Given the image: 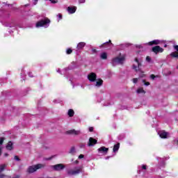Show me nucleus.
<instances>
[{"instance_id": "f257e3e1", "label": "nucleus", "mask_w": 178, "mask_h": 178, "mask_svg": "<svg viewBox=\"0 0 178 178\" xmlns=\"http://www.w3.org/2000/svg\"><path fill=\"white\" fill-rule=\"evenodd\" d=\"M45 166H46L45 164H42V163H38L35 165H31L28 168V169L26 170V172L29 174L34 173V172H37L38 169H42Z\"/></svg>"}, {"instance_id": "f03ea898", "label": "nucleus", "mask_w": 178, "mask_h": 178, "mask_svg": "<svg viewBox=\"0 0 178 178\" xmlns=\"http://www.w3.org/2000/svg\"><path fill=\"white\" fill-rule=\"evenodd\" d=\"M49 23H51V19L48 17L40 19L36 23V27H44L45 26H49Z\"/></svg>"}, {"instance_id": "7ed1b4c3", "label": "nucleus", "mask_w": 178, "mask_h": 178, "mask_svg": "<svg viewBox=\"0 0 178 178\" xmlns=\"http://www.w3.org/2000/svg\"><path fill=\"white\" fill-rule=\"evenodd\" d=\"M83 170L81 167L77 168L76 167L74 170L70 169L67 171L68 176H76V175H80Z\"/></svg>"}, {"instance_id": "20e7f679", "label": "nucleus", "mask_w": 178, "mask_h": 178, "mask_svg": "<svg viewBox=\"0 0 178 178\" xmlns=\"http://www.w3.org/2000/svg\"><path fill=\"white\" fill-rule=\"evenodd\" d=\"M124 57H119L117 56L115 58H112L111 64L113 66H116V65H123V62H124Z\"/></svg>"}, {"instance_id": "39448f33", "label": "nucleus", "mask_w": 178, "mask_h": 178, "mask_svg": "<svg viewBox=\"0 0 178 178\" xmlns=\"http://www.w3.org/2000/svg\"><path fill=\"white\" fill-rule=\"evenodd\" d=\"M112 47H113V44L112 43V40H109L108 42L103 43L100 46V48H104V49H111Z\"/></svg>"}, {"instance_id": "423d86ee", "label": "nucleus", "mask_w": 178, "mask_h": 178, "mask_svg": "<svg viewBox=\"0 0 178 178\" xmlns=\"http://www.w3.org/2000/svg\"><path fill=\"white\" fill-rule=\"evenodd\" d=\"M51 169H53V170H55L56 172H59L60 170H63V169H65V165L60 163V164H56L54 165H51Z\"/></svg>"}, {"instance_id": "0eeeda50", "label": "nucleus", "mask_w": 178, "mask_h": 178, "mask_svg": "<svg viewBox=\"0 0 178 178\" xmlns=\"http://www.w3.org/2000/svg\"><path fill=\"white\" fill-rule=\"evenodd\" d=\"M88 79L89 80V81L94 83V81H97V74H95V72H91L88 75Z\"/></svg>"}, {"instance_id": "6e6552de", "label": "nucleus", "mask_w": 178, "mask_h": 178, "mask_svg": "<svg viewBox=\"0 0 178 178\" xmlns=\"http://www.w3.org/2000/svg\"><path fill=\"white\" fill-rule=\"evenodd\" d=\"M152 51L154 54H158L159 52L162 53L163 52V48L160 47L159 46H155L152 48Z\"/></svg>"}, {"instance_id": "1a4fd4ad", "label": "nucleus", "mask_w": 178, "mask_h": 178, "mask_svg": "<svg viewBox=\"0 0 178 178\" xmlns=\"http://www.w3.org/2000/svg\"><path fill=\"white\" fill-rule=\"evenodd\" d=\"M97 143H98V140H97V139L90 137L89 138V140L88 142V147H94V145H95Z\"/></svg>"}, {"instance_id": "9d476101", "label": "nucleus", "mask_w": 178, "mask_h": 178, "mask_svg": "<svg viewBox=\"0 0 178 178\" xmlns=\"http://www.w3.org/2000/svg\"><path fill=\"white\" fill-rule=\"evenodd\" d=\"M80 133V131H76L75 129H71L66 131V134H70L71 136H79Z\"/></svg>"}, {"instance_id": "9b49d317", "label": "nucleus", "mask_w": 178, "mask_h": 178, "mask_svg": "<svg viewBox=\"0 0 178 178\" xmlns=\"http://www.w3.org/2000/svg\"><path fill=\"white\" fill-rule=\"evenodd\" d=\"M98 152H102V154H108V151H109V148L105 147V146H102L97 149Z\"/></svg>"}, {"instance_id": "f8f14e48", "label": "nucleus", "mask_w": 178, "mask_h": 178, "mask_svg": "<svg viewBox=\"0 0 178 178\" xmlns=\"http://www.w3.org/2000/svg\"><path fill=\"white\" fill-rule=\"evenodd\" d=\"M147 44L150 47H152V45H159V44H161V40H152L151 42H149Z\"/></svg>"}, {"instance_id": "ddd939ff", "label": "nucleus", "mask_w": 178, "mask_h": 178, "mask_svg": "<svg viewBox=\"0 0 178 178\" xmlns=\"http://www.w3.org/2000/svg\"><path fill=\"white\" fill-rule=\"evenodd\" d=\"M76 10H77V8L76 6L67 8V10H68L69 13H70V14L75 13Z\"/></svg>"}, {"instance_id": "4468645a", "label": "nucleus", "mask_w": 178, "mask_h": 178, "mask_svg": "<svg viewBox=\"0 0 178 178\" xmlns=\"http://www.w3.org/2000/svg\"><path fill=\"white\" fill-rule=\"evenodd\" d=\"M86 47V42H81L77 44L76 49L78 50L83 49Z\"/></svg>"}, {"instance_id": "2eb2a0df", "label": "nucleus", "mask_w": 178, "mask_h": 178, "mask_svg": "<svg viewBox=\"0 0 178 178\" xmlns=\"http://www.w3.org/2000/svg\"><path fill=\"white\" fill-rule=\"evenodd\" d=\"M159 136L161 138H168V132L163 131L159 132Z\"/></svg>"}, {"instance_id": "dca6fc26", "label": "nucleus", "mask_w": 178, "mask_h": 178, "mask_svg": "<svg viewBox=\"0 0 178 178\" xmlns=\"http://www.w3.org/2000/svg\"><path fill=\"white\" fill-rule=\"evenodd\" d=\"M104 84V81L101 79H98L97 82H96V87H101Z\"/></svg>"}, {"instance_id": "f3484780", "label": "nucleus", "mask_w": 178, "mask_h": 178, "mask_svg": "<svg viewBox=\"0 0 178 178\" xmlns=\"http://www.w3.org/2000/svg\"><path fill=\"white\" fill-rule=\"evenodd\" d=\"M119 148H120V143H118L113 146V152H118V151H119Z\"/></svg>"}, {"instance_id": "a211bd4d", "label": "nucleus", "mask_w": 178, "mask_h": 178, "mask_svg": "<svg viewBox=\"0 0 178 178\" xmlns=\"http://www.w3.org/2000/svg\"><path fill=\"white\" fill-rule=\"evenodd\" d=\"M67 115L70 118H73L74 116V111L72 108L69 109Z\"/></svg>"}, {"instance_id": "6ab92c4d", "label": "nucleus", "mask_w": 178, "mask_h": 178, "mask_svg": "<svg viewBox=\"0 0 178 178\" xmlns=\"http://www.w3.org/2000/svg\"><path fill=\"white\" fill-rule=\"evenodd\" d=\"M13 144L12 143V142H8V145H6V148L9 150V151H12V149H13Z\"/></svg>"}, {"instance_id": "aec40b11", "label": "nucleus", "mask_w": 178, "mask_h": 178, "mask_svg": "<svg viewBox=\"0 0 178 178\" xmlns=\"http://www.w3.org/2000/svg\"><path fill=\"white\" fill-rule=\"evenodd\" d=\"M100 58H101V59H103L105 60L108 59V54L105 52L102 53L100 55Z\"/></svg>"}, {"instance_id": "412c9836", "label": "nucleus", "mask_w": 178, "mask_h": 178, "mask_svg": "<svg viewBox=\"0 0 178 178\" xmlns=\"http://www.w3.org/2000/svg\"><path fill=\"white\" fill-rule=\"evenodd\" d=\"M170 56H171V58H176L177 59H178V52L173 51L170 54Z\"/></svg>"}, {"instance_id": "4be33fe9", "label": "nucleus", "mask_w": 178, "mask_h": 178, "mask_svg": "<svg viewBox=\"0 0 178 178\" xmlns=\"http://www.w3.org/2000/svg\"><path fill=\"white\" fill-rule=\"evenodd\" d=\"M137 94H145V90H144V88H139L136 90Z\"/></svg>"}, {"instance_id": "5701e85b", "label": "nucleus", "mask_w": 178, "mask_h": 178, "mask_svg": "<svg viewBox=\"0 0 178 178\" xmlns=\"http://www.w3.org/2000/svg\"><path fill=\"white\" fill-rule=\"evenodd\" d=\"M134 60L135 62H136V63H138V71L140 72V67H141L142 64L141 63H140V61H138V58H136Z\"/></svg>"}, {"instance_id": "b1692460", "label": "nucleus", "mask_w": 178, "mask_h": 178, "mask_svg": "<svg viewBox=\"0 0 178 178\" xmlns=\"http://www.w3.org/2000/svg\"><path fill=\"white\" fill-rule=\"evenodd\" d=\"M70 154H72V155H74V154H76V148L74 147H71L70 149Z\"/></svg>"}, {"instance_id": "393cba45", "label": "nucleus", "mask_w": 178, "mask_h": 178, "mask_svg": "<svg viewBox=\"0 0 178 178\" xmlns=\"http://www.w3.org/2000/svg\"><path fill=\"white\" fill-rule=\"evenodd\" d=\"M5 168H6V164H3L0 165V173L1 172H3V170H5Z\"/></svg>"}, {"instance_id": "a878e982", "label": "nucleus", "mask_w": 178, "mask_h": 178, "mask_svg": "<svg viewBox=\"0 0 178 178\" xmlns=\"http://www.w3.org/2000/svg\"><path fill=\"white\" fill-rule=\"evenodd\" d=\"M72 52H73V50L72 49H67L66 51L67 55H70V54H72Z\"/></svg>"}, {"instance_id": "bb28decb", "label": "nucleus", "mask_w": 178, "mask_h": 178, "mask_svg": "<svg viewBox=\"0 0 178 178\" xmlns=\"http://www.w3.org/2000/svg\"><path fill=\"white\" fill-rule=\"evenodd\" d=\"M3 141H5V138H0V145H2V144H3Z\"/></svg>"}, {"instance_id": "cd10ccee", "label": "nucleus", "mask_w": 178, "mask_h": 178, "mask_svg": "<svg viewBox=\"0 0 178 178\" xmlns=\"http://www.w3.org/2000/svg\"><path fill=\"white\" fill-rule=\"evenodd\" d=\"M132 69H134V70L136 72H138V68L137 69V66L136 65L132 66Z\"/></svg>"}, {"instance_id": "c85d7f7f", "label": "nucleus", "mask_w": 178, "mask_h": 178, "mask_svg": "<svg viewBox=\"0 0 178 178\" xmlns=\"http://www.w3.org/2000/svg\"><path fill=\"white\" fill-rule=\"evenodd\" d=\"M156 77H158V76H155L154 74L150 75V79H152V80H155Z\"/></svg>"}, {"instance_id": "c756f323", "label": "nucleus", "mask_w": 178, "mask_h": 178, "mask_svg": "<svg viewBox=\"0 0 178 178\" xmlns=\"http://www.w3.org/2000/svg\"><path fill=\"white\" fill-rule=\"evenodd\" d=\"M138 81V79L137 78L133 79V83H134V84H137Z\"/></svg>"}, {"instance_id": "7c9ffc66", "label": "nucleus", "mask_w": 178, "mask_h": 178, "mask_svg": "<svg viewBox=\"0 0 178 178\" xmlns=\"http://www.w3.org/2000/svg\"><path fill=\"white\" fill-rule=\"evenodd\" d=\"M143 83H144L145 86H149V82H146L145 79L143 80Z\"/></svg>"}, {"instance_id": "2f4dec72", "label": "nucleus", "mask_w": 178, "mask_h": 178, "mask_svg": "<svg viewBox=\"0 0 178 178\" xmlns=\"http://www.w3.org/2000/svg\"><path fill=\"white\" fill-rule=\"evenodd\" d=\"M146 61L147 62H151V57H149V56H147V57H146Z\"/></svg>"}, {"instance_id": "473e14b6", "label": "nucleus", "mask_w": 178, "mask_h": 178, "mask_svg": "<svg viewBox=\"0 0 178 178\" xmlns=\"http://www.w3.org/2000/svg\"><path fill=\"white\" fill-rule=\"evenodd\" d=\"M14 159L17 161H20V158H19V156H15Z\"/></svg>"}, {"instance_id": "72a5a7b5", "label": "nucleus", "mask_w": 178, "mask_h": 178, "mask_svg": "<svg viewBox=\"0 0 178 178\" xmlns=\"http://www.w3.org/2000/svg\"><path fill=\"white\" fill-rule=\"evenodd\" d=\"M142 169H143V170H147V165H142Z\"/></svg>"}, {"instance_id": "f704fd0d", "label": "nucleus", "mask_w": 178, "mask_h": 178, "mask_svg": "<svg viewBox=\"0 0 178 178\" xmlns=\"http://www.w3.org/2000/svg\"><path fill=\"white\" fill-rule=\"evenodd\" d=\"M89 131H90V132L94 131V127H89Z\"/></svg>"}, {"instance_id": "c9c22d12", "label": "nucleus", "mask_w": 178, "mask_h": 178, "mask_svg": "<svg viewBox=\"0 0 178 178\" xmlns=\"http://www.w3.org/2000/svg\"><path fill=\"white\" fill-rule=\"evenodd\" d=\"M174 49L178 52V45H174Z\"/></svg>"}, {"instance_id": "e433bc0d", "label": "nucleus", "mask_w": 178, "mask_h": 178, "mask_svg": "<svg viewBox=\"0 0 178 178\" xmlns=\"http://www.w3.org/2000/svg\"><path fill=\"white\" fill-rule=\"evenodd\" d=\"M86 147V145L85 144H81L80 145V148H85Z\"/></svg>"}, {"instance_id": "4c0bfd02", "label": "nucleus", "mask_w": 178, "mask_h": 178, "mask_svg": "<svg viewBox=\"0 0 178 178\" xmlns=\"http://www.w3.org/2000/svg\"><path fill=\"white\" fill-rule=\"evenodd\" d=\"M83 158H84V156H83V154H80V155L79 156V159H83Z\"/></svg>"}, {"instance_id": "58836bf2", "label": "nucleus", "mask_w": 178, "mask_h": 178, "mask_svg": "<svg viewBox=\"0 0 178 178\" xmlns=\"http://www.w3.org/2000/svg\"><path fill=\"white\" fill-rule=\"evenodd\" d=\"M51 3H58V1H56V0H51Z\"/></svg>"}, {"instance_id": "ea45409f", "label": "nucleus", "mask_w": 178, "mask_h": 178, "mask_svg": "<svg viewBox=\"0 0 178 178\" xmlns=\"http://www.w3.org/2000/svg\"><path fill=\"white\" fill-rule=\"evenodd\" d=\"M58 16L60 20V19H62V17H63L62 14H58Z\"/></svg>"}, {"instance_id": "a19ab883", "label": "nucleus", "mask_w": 178, "mask_h": 178, "mask_svg": "<svg viewBox=\"0 0 178 178\" xmlns=\"http://www.w3.org/2000/svg\"><path fill=\"white\" fill-rule=\"evenodd\" d=\"M174 144H176V145H178V140H174Z\"/></svg>"}, {"instance_id": "79ce46f5", "label": "nucleus", "mask_w": 178, "mask_h": 178, "mask_svg": "<svg viewBox=\"0 0 178 178\" xmlns=\"http://www.w3.org/2000/svg\"><path fill=\"white\" fill-rule=\"evenodd\" d=\"M4 177H5V175L3 174L0 175V178H4Z\"/></svg>"}, {"instance_id": "37998d69", "label": "nucleus", "mask_w": 178, "mask_h": 178, "mask_svg": "<svg viewBox=\"0 0 178 178\" xmlns=\"http://www.w3.org/2000/svg\"><path fill=\"white\" fill-rule=\"evenodd\" d=\"M92 51V52H94V54L97 53V49H93Z\"/></svg>"}, {"instance_id": "c03bdc74", "label": "nucleus", "mask_w": 178, "mask_h": 178, "mask_svg": "<svg viewBox=\"0 0 178 178\" xmlns=\"http://www.w3.org/2000/svg\"><path fill=\"white\" fill-rule=\"evenodd\" d=\"M4 156H9V154H8V153H5V154H4Z\"/></svg>"}, {"instance_id": "a18cd8bd", "label": "nucleus", "mask_w": 178, "mask_h": 178, "mask_svg": "<svg viewBox=\"0 0 178 178\" xmlns=\"http://www.w3.org/2000/svg\"><path fill=\"white\" fill-rule=\"evenodd\" d=\"M2 154V149L0 147V155Z\"/></svg>"}, {"instance_id": "49530a36", "label": "nucleus", "mask_w": 178, "mask_h": 178, "mask_svg": "<svg viewBox=\"0 0 178 178\" xmlns=\"http://www.w3.org/2000/svg\"><path fill=\"white\" fill-rule=\"evenodd\" d=\"M74 163H79V161L76 160V161H74Z\"/></svg>"}, {"instance_id": "de8ad7c7", "label": "nucleus", "mask_w": 178, "mask_h": 178, "mask_svg": "<svg viewBox=\"0 0 178 178\" xmlns=\"http://www.w3.org/2000/svg\"><path fill=\"white\" fill-rule=\"evenodd\" d=\"M50 159H52V158L47 159V161H49Z\"/></svg>"}, {"instance_id": "09e8293b", "label": "nucleus", "mask_w": 178, "mask_h": 178, "mask_svg": "<svg viewBox=\"0 0 178 178\" xmlns=\"http://www.w3.org/2000/svg\"><path fill=\"white\" fill-rule=\"evenodd\" d=\"M85 1H86V0H82L81 2H82V3H83V2H85Z\"/></svg>"}, {"instance_id": "8fccbe9b", "label": "nucleus", "mask_w": 178, "mask_h": 178, "mask_svg": "<svg viewBox=\"0 0 178 178\" xmlns=\"http://www.w3.org/2000/svg\"><path fill=\"white\" fill-rule=\"evenodd\" d=\"M106 159H109V156H107V157L106 158Z\"/></svg>"}, {"instance_id": "3c124183", "label": "nucleus", "mask_w": 178, "mask_h": 178, "mask_svg": "<svg viewBox=\"0 0 178 178\" xmlns=\"http://www.w3.org/2000/svg\"><path fill=\"white\" fill-rule=\"evenodd\" d=\"M36 2H38V0H35Z\"/></svg>"}, {"instance_id": "603ef678", "label": "nucleus", "mask_w": 178, "mask_h": 178, "mask_svg": "<svg viewBox=\"0 0 178 178\" xmlns=\"http://www.w3.org/2000/svg\"><path fill=\"white\" fill-rule=\"evenodd\" d=\"M141 77H144V74H143V76H141Z\"/></svg>"}, {"instance_id": "864d4df0", "label": "nucleus", "mask_w": 178, "mask_h": 178, "mask_svg": "<svg viewBox=\"0 0 178 178\" xmlns=\"http://www.w3.org/2000/svg\"><path fill=\"white\" fill-rule=\"evenodd\" d=\"M49 1H51V2L52 1V0H49Z\"/></svg>"}]
</instances>
